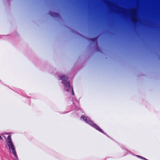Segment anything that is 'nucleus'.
I'll use <instances>...</instances> for the list:
<instances>
[{"label": "nucleus", "mask_w": 160, "mask_h": 160, "mask_svg": "<svg viewBox=\"0 0 160 160\" xmlns=\"http://www.w3.org/2000/svg\"><path fill=\"white\" fill-rule=\"evenodd\" d=\"M81 118H83V120L86 121V122L89 123L91 126L94 127L97 130L101 132V129L97 126L95 124L93 123L88 118H87L85 116H82Z\"/></svg>", "instance_id": "f03ea898"}, {"label": "nucleus", "mask_w": 160, "mask_h": 160, "mask_svg": "<svg viewBox=\"0 0 160 160\" xmlns=\"http://www.w3.org/2000/svg\"><path fill=\"white\" fill-rule=\"evenodd\" d=\"M1 138V137L0 136V138Z\"/></svg>", "instance_id": "20e7f679"}, {"label": "nucleus", "mask_w": 160, "mask_h": 160, "mask_svg": "<svg viewBox=\"0 0 160 160\" xmlns=\"http://www.w3.org/2000/svg\"><path fill=\"white\" fill-rule=\"evenodd\" d=\"M8 146L9 148L10 151H11L12 153L14 155H16V152L15 151V148L11 140V138L10 136H8L7 140Z\"/></svg>", "instance_id": "f257e3e1"}, {"label": "nucleus", "mask_w": 160, "mask_h": 160, "mask_svg": "<svg viewBox=\"0 0 160 160\" xmlns=\"http://www.w3.org/2000/svg\"><path fill=\"white\" fill-rule=\"evenodd\" d=\"M61 79L63 80L62 83L65 84L66 88H68L67 89L66 88V90L68 91L69 90V89L70 87V85L69 82L66 81V80L67 79V78L64 75H63L61 77Z\"/></svg>", "instance_id": "7ed1b4c3"}]
</instances>
